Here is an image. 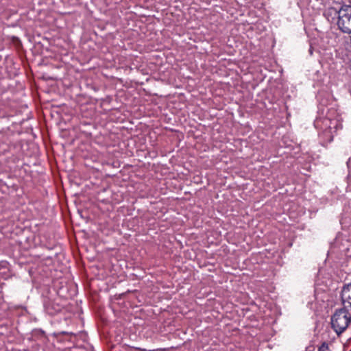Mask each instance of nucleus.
Masks as SVG:
<instances>
[{"label":"nucleus","instance_id":"6ab92c4d","mask_svg":"<svg viewBox=\"0 0 351 351\" xmlns=\"http://www.w3.org/2000/svg\"><path fill=\"white\" fill-rule=\"evenodd\" d=\"M9 265V263L6 261H0V269H7Z\"/></svg>","mask_w":351,"mask_h":351},{"label":"nucleus","instance_id":"0eeeda50","mask_svg":"<svg viewBox=\"0 0 351 351\" xmlns=\"http://www.w3.org/2000/svg\"><path fill=\"white\" fill-rule=\"evenodd\" d=\"M314 125L316 128H324V127L329 128L334 133L343 128L342 122L339 119H331L330 117L316 118Z\"/></svg>","mask_w":351,"mask_h":351},{"label":"nucleus","instance_id":"423d86ee","mask_svg":"<svg viewBox=\"0 0 351 351\" xmlns=\"http://www.w3.org/2000/svg\"><path fill=\"white\" fill-rule=\"evenodd\" d=\"M337 20L338 28L343 33H351V5L343 4Z\"/></svg>","mask_w":351,"mask_h":351},{"label":"nucleus","instance_id":"4468645a","mask_svg":"<svg viewBox=\"0 0 351 351\" xmlns=\"http://www.w3.org/2000/svg\"><path fill=\"white\" fill-rule=\"evenodd\" d=\"M123 348L125 350V351H139V350L147 351V350H146V349H141L140 348L130 346H128L126 344H125L123 346ZM173 347L172 346L170 348H157V349H154V350H149L148 351H169L171 349H173Z\"/></svg>","mask_w":351,"mask_h":351},{"label":"nucleus","instance_id":"f3484780","mask_svg":"<svg viewBox=\"0 0 351 351\" xmlns=\"http://www.w3.org/2000/svg\"><path fill=\"white\" fill-rule=\"evenodd\" d=\"M136 221L139 222V221H130V220L123 221L122 226L123 227L126 226V227L129 228L130 229L133 230L134 231H137L138 232H141V230H137V229L135 228V226L134 225V223Z\"/></svg>","mask_w":351,"mask_h":351},{"label":"nucleus","instance_id":"2eb2a0df","mask_svg":"<svg viewBox=\"0 0 351 351\" xmlns=\"http://www.w3.org/2000/svg\"><path fill=\"white\" fill-rule=\"evenodd\" d=\"M343 233L338 232L335 237V238L333 239V241L330 243L331 247L333 248H340L341 245H342V237Z\"/></svg>","mask_w":351,"mask_h":351},{"label":"nucleus","instance_id":"f8f14e48","mask_svg":"<svg viewBox=\"0 0 351 351\" xmlns=\"http://www.w3.org/2000/svg\"><path fill=\"white\" fill-rule=\"evenodd\" d=\"M266 250L258 252V253H253L249 260L252 264L263 265L267 263L265 261V258H268Z\"/></svg>","mask_w":351,"mask_h":351},{"label":"nucleus","instance_id":"1a4fd4ad","mask_svg":"<svg viewBox=\"0 0 351 351\" xmlns=\"http://www.w3.org/2000/svg\"><path fill=\"white\" fill-rule=\"evenodd\" d=\"M341 308L351 311V282L345 283L340 292Z\"/></svg>","mask_w":351,"mask_h":351},{"label":"nucleus","instance_id":"aec40b11","mask_svg":"<svg viewBox=\"0 0 351 351\" xmlns=\"http://www.w3.org/2000/svg\"><path fill=\"white\" fill-rule=\"evenodd\" d=\"M26 308H20L16 310V314L18 315H23L25 313H26Z\"/></svg>","mask_w":351,"mask_h":351},{"label":"nucleus","instance_id":"7ed1b4c3","mask_svg":"<svg viewBox=\"0 0 351 351\" xmlns=\"http://www.w3.org/2000/svg\"><path fill=\"white\" fill-rule=\"evenodd\" d=\"M26 221H0V223L6 222L0 225L1 231L7 237L12 238L14 236H24L25 240L30 234L29 229L25 225Z\"/></svg>","mask_w":351,"mask_h":351},{"label":"nucleus","instance_id":"ddd939ff","mask_svg":"<svg viewBox=\"0 0 351 351\" xmlns=\"http://www.w3.org/2000/svg\"><path fill=\"white\" fill-rule=\"evenodd\" d=\"M337 1L339 2L337 7H330L326 10L324 12V15L327 17L328 20H330V18H331L332 20L335 19V18L339 19V11H341L342 5L340 3V1H343V0Z\"/></svg>","mask_w":351,"mask_h":351},{"label":"nucleus","instance_id":"a211bd4d","mask_svg":"<svg viewBox=\"0 0 351 351\" xmlns=\"http://www.w3.org/2000/svg\"><path fill=\"white\" fill-rule=\"evenodd\" d=\"M329 350L328 344L327 342L324 341L318 348V351H328Z\"/></svg>","mask_w":351,"mask_h":351},{"label":"nucleus","instance_id":"9b49d317","mask_svg":"<svg viewBox=\"0 0 351 351\" xmlns=\"http://www.w3.org/2000/svg\"><path fill=\"white\" fill-rule=\"evenodd\" d=\"M30 339L34 341H38L43 343L51 340L49 335H47L45 332L40 328H35L32 330Z\"/></svg>","mask_w":351,"mask_h":351},{"label":"nucleus","instance_id":"39448f33","mask_svg":"<svg viewBox=\"0 0 351 351\" xmlns=\"http://www.w3.org/2000/svg\"><path fill=\"white\" fill-rule=\"evenodd\" d=\"M348 312L346 310L339 308L335 309V313L331 316V328L337 336H340L349 326V321L348 319Z\"/></svg>","mask_w":351,"mask_h":351},{"label":"nucleus","instance_id":"4be33fe9","mask_svg":"<svg viewBox=\"0 0 351 351\" xmlns=\"http://www.w3.org/2000/svg\"><path fill=\"white\" fill-rule=\"evenodd\" d=\"M350 311L348 312V319L349 321V324H350L351 322V315H350Z\"/></svg>","mask_w":351,"mask_h":351},{"label":"nucleus","instance_id":"412c9836","mask_svg":"<svg viewBox=\"0 0 351 351\" xmlns=\"http://www.w3.org/2000/svg\"><path fill=\"white\" fill-rule=\"evenodd\" d=\"M98 230H100L103 234H105L106 235H108L109 234V232H110V230L106 229V228L103 229L101 227L99 228H98Z\"/></svg>","mask_w":351,"mask_h":351},{"label":"nucleus","instance_id":"20e7f679","mask_svg":"<svg viewBox=\"0 0 351 351\" xmlns=\"http://www.w3.org/2000/svg\"><path fill=\"white\" fill-rule=\"evenodd\" d=\"M53 346L59 350H71L73 348V339L75 333L64 330H57L49 334Z\"/></svg>","mask_w":351,"mask_h":351},{"label":"nucleus","instance_id":"f03ea898","mask_svg":"<svg viewBox=\"0 0 351 351\" xmlns=\"http://www.w3.org/2000/svg\"><path fill=\"white\" fill-rule=\"evenodd\" d=\"M63 287L58 291L53 289L51 291V289H49L46 293L43 294V304L46 314L51 317H62L64 321H66V319L64 316L65 301L62 299V297H65L63 295Z\"/></svg>","mask_w":351,"mask_h":351},{"label":"nucleus","instance_id":"9d476101","mask_svg":"<svg viewBox=\"0 0 351 351\" xmlns=\"http://www.w3.org/2000/svg\"><path fill=\"white\" fill-rule=\"evenodd\" d=\"M319 130V138L320 143L323 146H326L328 143L333 141L334 132L329 128H317Z\"/></svg>","mask_w":351,"mask_h":351},{"label":"nucleus","instance_id":"dca6fc26","mask_svg":"<svg viewBox=\"0 0 351 351\" xmlns=\"http://www.w3.org/2000/svg\"><path fill=\"white\" fill-rule=\"evenodd\" d=\"M12 322L9 319L0 320V329L5 328L6 331H10L12 329Z\"/></svg>","mask_w":351,"mask_h":351},{"label":"nucleus","instance_id":"5701e85b","mask_svg":"<svg viewBox=\"0 0 351 351\" xmlns=\"http://www.w3.org/2000/svg\"><path fill=\"white\" fill-rule=\"evenodd\" d=\"M86 222H89V221H88V220H86ZM93 221H90V222H93Z\"/></svg>","mask_w":351,"mask_h":351},{"label":"nucleus","instance_id":"f257e3e1","mask_svg":"<svg viewBox=\"0 0 351 351\" xmlns=\"http://www.w3.org/2000/svg\"><path fill=\"white\" fill-rule=\"evenodd\" d=\"M37 227V235L34 236L35 246H39L45 250L43 254H34L33 256L37 259L38 266L36 269L39 274L43 271L47 273L54 259L59 261L60 256H63V247L59 242L53 230V227L49 223H36Z\"/></svg>","mask_w":351,"mask_h":351},{"label":"nucleus","instance_id":"6e6552de","mask_svg":"<svg viewBox=\"0 0 351 351\" xmlns=\"http://www.w3.org/2000/svg\"><path fill=\"white\" fill-rule=\"evenodd\" d=\"M74 348L84 350L85 351H95L93 345L88 342V336L86 332L80 331L75 333V339H73Z\"/></svg>","mask_w":351,"mask_h":351}]
</instances>
